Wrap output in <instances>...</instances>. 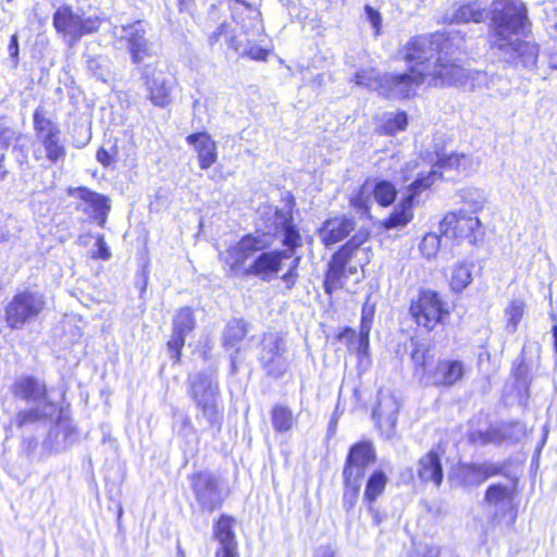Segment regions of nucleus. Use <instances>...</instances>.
Instances as JSON below:
<instances>
[{
  "instance_id": "a18cd8bd",
  "label": "nucleus",
  "mask_w": 557,
  "mask_h": 557,
  "mask_svg": "<svg viewBox=\"0 0 557 557\" xmlns=\"http://www.w3.org/2000/svg\"><path fill=\"white\" fill-rule=\"evenodd\" d=\"M460 197L462 202L471 210L470 214L473 215L483 209L486 200L484 191L475 187L462 189Z\"/></svg>"
},
{
  "instance_id": "a19ab883",
  "label": "nucleus",
  "mask_w": 557,
  "mask_h": 557,
  "mask_svg": "<svg viewBox=\"0 0 557 557\" xmlns=\"http://www.w3.org/2000/svg\"><path fill=\"white\" fill-rule=\"evenodd\" d=\"M431 358L432 356L429 350L422 346H417L411 354V359L414 363V373L424 384L426 383V376L431 371L428 370Z\"/></svg>"
},
{
  "instance_id": "e2e57ef3",
  "label": "nucleus",
  "mask_w": 557,
  "mask_h": 557,
  "mask_svg": "<svg viewBox=\"0 0 557 557\" xmlns=\"http://www.w3.org/2000/svg\"><path fill=\"white\" fill-rule=\"evenodd\" d=\"M324 557H332V555L331 554H326Z\"/></svg>"
},
{
  "instance_id": "5701e85b",
  "label": "nucleus",
  "mask_w": 557,
  "mask_h": 557,
  "mask_svg": "<svg viewBox=\"0 0 557 557\" xmlns=\"http://www.w3.org/2000/svg\"><path fill=\"white\" fill-rule=\"evenodd\" d=\"M419 164L424 165L426 171L436 170L438 178L442 177L440 170L456 171L462 175H469L476 171L479 168V161L474 160L471 156L465 153H451L447 157L440 158L436 163L429 165L426 162L418 161Z\"/></svg>"
},
{
  "instance_id": "c85d7f7f",
  "label": "nucleus",
  "mask_w": 557,
  "mask_h": 557,
  "mask_svg": "<svg viewBox=\"0 0 557 557\" xmlns=\"http://www.w3.org/2000/svg\"><path fill=\"white\" fill-rule=\"evenodd\" d=\"M354 228L355 221L352 218H334L324 222L320 230V236L325 246H331L343 240Z\"/></svg>"
},
{
  "instance_id": "c756f323",
  "label": "nucleus",
  "mask_w": 557,
  "mask_h": 557,
  "mask_svg": "<svg viewBox=\"0 0 557 557\" xmlns=\"http://www.w3.org/2000/svg\"><path fill=\"white\" fill-rule=\"evenodd\" d=\"M70 195L78 197L84 202L88 203L94 212V218L98 221L100 226H104L107 215L110 211L109 198L92 191L86 187H78L70 190Z\"/></svg>"
},
{
  "instance_id": "f704fd0d",
  "label": "nucleus",
  "mask_w": 557,
  "mask_h": 557,
  "mask_svg": "<svg viewBox=\"0 0 557 557\" xmlns=\"http://www.w3.org/2000/svg\"><path fill=\"white\" fill-rule=\"evenodd\" d=\"M85 58L86 69L96 79L107 83L111 78V61L108 57L86 54Z\"/></svg>"
},
{
  "instance_id": "b1692460",
  "label": "nucleus",
  "mask_w": 557,
  "mask_h": 557,
  "mask_svg": "<svg viewBox=\"0 0 557 557\" xmlns=\"http://www.w3.org/2000/svg\"><path fill=\"white\" fill-rule=\"evenodd\" d=\"M188 145L193 146L202 170L209 169L218 160L216 143L206 133H195L186 137Z\"/></svg>"
},
{
  "instance_id": "c03bdc74",
  "label": "nucleus",
  "mask_w": 557,
  "mask_h": 557,
  "mask_svg": "<svg viewBox=\"0 0 557 557\" xmlns=\"http://www.w3.org/2000/svg\"><path fill=\"white\" fill-rule=\"evenodd\" d=\"M407 124L408 119L405 112L386 113L383 116L381 127L384 134L394 135L398 132L405 131Z\"/></svg>"
},
{
  "instance_id": "dca6fc26",
  "label": "nucleus",
  "mask_w": 557,
  "mask_h": 557,
  "mask_svg": "<svg viewBox=\"0 0 557 557\" xmlns=\"http://www.w3.org/2000/svg\"><path fill=\"white\" fill-rule=\"evenodd\" d=\"M410 312L417 323L428 330H432L448 314L440 295L430 289L420 293L418 299L411 304Z\"/></svg>"
},
{
  "instance_id": "c9c22d12",
  "label": "nucleus",
  "mask_w": 557,
  "mask_h": 557,
  "mask_svg": "<svg viewBox=\"0 0 557 557\" xmlns=\"http://www.w3.org/2000/svg\"><path fill=\"white\" fill-rule=\"evenodd\" d=\"M350 82L357 86L376 90L382 96L383 75L381 76L374 69L356 72Z\"/></svg>"
},
{
  "instance_id": "4c0bfd02",
  "label": "nucleus",
  "mask_w": 557,
  "mask_h": 557,
  "mask_svg": "<svg viewBox=\"0 0 557 557\" xmlns=\"http://www.w3.org/2000/svg\"><path fill=\"white\" fill-rule=\"evenodd\" d=\"M272 425L276 432L284 433L289 431L294 424L292 410L283 405H275L271 410Z\"/></svg>"
},
{
  "instance_id": "9b49d317",
  "label": "nucleus",
  "mask_w": 557,
  "mask_h": 557,
  "mask_svg": "<svg viewBox=\"0 0 557 557\" xmlns=\"http://www.w3.org/2000/svg\"><path fill=\"white\" fill-rule=\"evenodd\" d=\"M189 393L197 407L200 409L202 417L210 426H214L221 421V412L218 408V384L211 375L200 372L189 375Z\"/></svg>"
},
{
  "instance_id": "49530a36",
  "label": "nucleus",
  "mask_w": 557,
  "mask_h": 557,
  "mask_svg": "<svg viewBox=\"0 0 557 557\" xmlns=\"http://www.w3.org/2000/svg\"><path fill=\"white\" fill-rule=\"evenodd\" d=\"M472 281L470 267L458 263L451 270L450 286L455 292L463 290Z\"/></svg>"
},
{
  "instance_id": "aec40b11",
  "label": "nucleus",
  "mask_w": 557,
  "mask_h": 557,
  "mask_svg": "<svg viewBox=\"0 0 557 557\" xmlns=\"http://www.w3.org/2000/svg\"><path fill=\"white\" fill-rule=\"evenodd\" d=\"M292 258L288 251H261V253L244 270V275H255L270 281L280 270L284 259Z\"/></svg>"
},
{
  "instance_id": "412c9836",
  "label": "nucleus",
  "mask_w": 557,
  "mask_h": 557,
  "mask_svg": "<svg viewBox=\"0 0 557 557\" xmlns=\"http://www.w3.org/2000/svg\"><path fill=\"white\" fill-rule=\"evenodd\" d=\"M235 520L222 515L213 527L214 539L220 547L215 552V557H239L237 550V541L234 533Z\"/></svg>"
},
{
  "instance_id": "2eb2a0df",
  "label": "nucleus",
  "mask_w": 557,
  "mask_h": 557,
  "mask_svg": "<svg viewBox=\"0 0 557 557\" xmlns=\"http://www.w3.org/2000/svg\"><path fill=\"white\" fill-rule=\"evenodd\" d=\"M112 35L120 42L126 44L133 63L138 64L153 55L152 44L146 38V30L141 22L114 26Z\"/></svg>"
},
{
  "instance_id": "20e7f679",
  "label": "nucleus",
  "mask_w": 557,
  "mask_h": 557,
  "mask_svg": "<svg viewBox=\"0 0 557 557\" xmlns=\"http://www.w3.org/2000/svg\"><path fill=\"white\" fill-rule=\"evenodd\" d=\"M10 389L15 397L33 405L17 413L15 422L18 428L45 425L58 411V406L47 397L46 385L34 376H18Z\"/></svg>"
},
{
  "instance_id": "473e14b6",
  "label": "nucleus",
  "mask_w": 557,
  "mask_h": 557,
  "mask_svg": "<svg viewBox=\"0 0 557 557\" xmlns=\"http://www.w3.org/2000/svg\"><path fill=\"white\" fill-rule=\"evenodd\" d=\"M369 334L368 326H363L359 334L351 329H346L339 334V339L348 346V349L355 351L359 358L369 355Z\"/></svg>"
},
{
  "instance_id": "5fc2aeb1",
  "label": "nucleus",
  "mask_w": 557,
  "mask_h": 557,
  "mask_svg": "<svg viewBox=\"0 0 557 557\" xmlns=\"http://www.w3.org/2000/svg\"><path fill=\"white\" fill-rule=\"evenodd\" d=\"M440 556V547L436 545H424L418 552L417 557H438Z\"/></svg>"
},
{
  "instance_id": "4468645a",
  "label": "nucleus",
  "mask_w": 557,
  "mask_h": 557,
  "mask_svg": "<svg viewBox=\"0 0 557 557\" xmlns=\"http://www.w3.org/2000/svg\"><path fill=\"white\" fill-rule=\"evenodd\" d=\"M190 486L199 507L212 512L222 506L226 492L220 480L212 473L199 472L190 476Z\"/></svg>"
},
{
  "instance_id": "6e6d98bb",
  "label": "nucleus",
  "mask_w": 557,
  "mask_h": 557,
  "mask_svg": "<svg viewBox=\"0 0 557 557\" xmlns=\"http://www.w3.org/2000/svg\"><path fill=\"white\" fill-rule=\"evenodd\" d=\"M9 53L10 55L17 60V57H18V41H17V36L16 35H13L11 37V41H10V45H9Z\"/></svg>"
},
{
  "instance_id": "f257e3e1",
  "label": "nucleus",
  "mask_w": 557,
  "mask_h": 557,
  "mask_svg": "<svg viewBox=\"0 0 557 557\" xmlns=\"http://www.w3.org/2000/svg\"><path fill=\"white\" fill-rule=\"evenodd\" d=\"M491 49L500 60L510 64L521 63L531 69L539 57V46L520 40L529 23L528 10L520 0H495L488 12Z\"/></svg>"
},
{
  "instance_id": "603ef678",
  "label": "nucleus",
  "mask_w": 557,
  "mask_h": 557,
  "mask_svg": "<svg viewBox=\"0 0 557 557\" xmlns=\"http://www.w3.org/2000/svg\"><path fill=\"white\" fill-rule=\"evenodd\" d=\"M373 315H374V307L373 306L368 307L367 305H364L362 308L360 330L367 325L369 331H371Z\"/></svg>"
},
{
  "instance_id": "72a5a7b5",
  "label": "nucleus",
  "mask_w": 557,
  "mask_h": 557,
  "mask_svg": "<svg viewBox=\"0 0 557 557\" xmlns=\"http://www.w3.org/2000/svg\"><path fill=\"white\" fill-rule=\"evenodd\" d=\"M487 16L486 8L478 0L467 2L457 8L453 14L451 22L455 23H480Z\"/></svg>"
},
{
  "instance_id": "6e6552de",
  "label": "nucleus",
  "mask_w": 557,
  "mask_h": 557,
  "mask_svg": "<svg viewBox=\"0 0 557 557\" xmlns=\"http://www.w3.org/2000/svg\"><path fill=\"white\" fill-rule=\"evenodd\" d=\"M104 17L99 14L82 15L69 5L60 7L53 14V26L62 34L71 46L82 37L99 30Z\"/></svg>"
},
{
  "instance_id": "4be33fe9",
  "label": "nucleus",
  "mask_w": 557,
  "mask_h": 557,
  "mask_svg": "<svg viewBox=\"0 0 557 557\" xmlns=\"http://www.w3.org/2000/svg\"><path fill=\"white\" fill-rule=\"evenodd\" d=\"M465 375V366L459 360L444 359L426 376V383L435 386H453Z\"/></svg>"
},
{
  "instance_id": "0eeeda50",
  "label": "nucleus",
  "mask_w": 557,
  "mask_h": 557,
  "mask_svg": "<svg viewBox=\"0 0 557 557\" xmlns=\"http://www.w3.org/2000/svg\"><path fill=\"white\" fill-rule=\"evenodd\" d=\"M36 135L34 158L38 161L46 158L51 163H58L65 158V147L60 139L61 131L57 123L46 116V112L38 107L33 114Z\"/></svg>"
},
{
  "instance_id": "9d476101",
  "label": "nucleus",
  "mask_w": 557,
  "mask_h": 557,
  "mask_svg": "<svg viewBox=\"0 0 557 557\" xmlns=\"http://www.w3.org/2000/svg\"><path fill=\"white\" fill-rule=\"evenodd\" d=\"M47 305L44 294L36 290H23L13 296L5 307L7 324L14 330H21L35 321Z\"/></svg>"
},
{
  "instance_id": "bf43d9fd",
  "label": "nucleus",
  "mask_w": 557,
  "mask_h": 557,
  "mask_svg": "<svg viewBox=\"0 0 557 557\" xmlns=\"http://www.w3.org/2000/svg\"><path fill=\"white\" fill-rule=\"evenodd\" d=\"M181 10L184 8H188V5L193 2V0H178Z\"/></svg>"
},
{
  "instance_id": "ddd939ff",
  "label": "nucleus",
  "mask_w": 557,
  "mask_h": 557,
  "mask_svg": "<svg viewBox=\"0 0 557 557\" xmlns=\"http://www.w3.org/2000/svg\"><path fill=\"white\" fill-rule=\"evenodd\" d=\"M440 227L444 236L458 240H468L471 245H475L484 236L479 218L467 213L463 209L446 214Z\"/></svg>"
},
{
  "instance_id": "ea45409f",
  "label": "nucleus",
  "mask_w": 557,
  "mask_h": 557,
  "mask_svg": "<svg viewBox=\"0 0 557 557\" xmlns=\"http://www.w3.org/2000/svg\"><path fill=\"white\" fill-rule=\"evenodd\" d=\"M371 202L372 189H370V182H366L351 196L350 206L360 214H369Z\"/></svg>"
},
{
  "instance_id": "cd10ccee",
  "label": "nucleus",
  "mask_w": 557,
  "mask_h": 557,
  "mask_svg": "<svg viewBox=\"0 0 557 557\" xmlns=\"http://www.w3.org/2000/svg\"><path fill=\"white\" fill-rule=\"evenodd\" d=\"M440 447L437 449H431L425 456L419 460L418 465V476L421 481L433 483L438 487L443 482V468L441 462Z\"/></svg>"
},
{
  "instance_id": "4d7b16f0",
  "label": "nucleus",
  "mask_w": 557,
  "mask_h": 557,
  "mask_svg": "<svg viewBox=\"0 0 557 557\" xmlns=\"http://www.w3.org/2000/svg\"><path fill=\"white\" fill-rule=\"evenodd\" d=\"M97 160L108 166L111 162L110 153L106 149H99L97 152Z\"/></svg>"
},
{
  "instance_id": "f03ea898",
  "label": "nucleus",
  "mask_w": 557,
  "mask_h": 557,
  "mask_svg": "<svg viewBox=\"0 0 557 557\" xmlns=\"http://www.w3.org/2000/svg\"><path fill=\"white\" fill-rule=\"evenodd\" d=\"M466 77L465 70L456 63H442L433 72L417 71L409 67L401 74H384L382 96L385 98L406 99L416 95L417 89L423 85L428 87L450 86Z\"/></svg>"
},
{
  "instance_id": "09e8293b",
  "label": "nucleus",
  "mask_w": 557,
  "mask_h": 557,
  "mask_svg": "<svg viewBox=\"0 0 557 557\" xmlns=\"http://www.w3.org/2000/svg\"><path fill=\"white\" fill-rule=\"evenodd\" d=\"M368 237L369 233L367 231H359L341 249H346V253L348 255V258H350L352 251L359 248L362 244H364L368 240Z\"/></svg>"
},
{
  "instance_id": "2f4dec72",
  "label": "nucleus",
  "mask_w": 557,
  "mask_h": 557,
  "mask_svg": "<svg viewBox=\"0 0 557 557\" xmlns=\"http://www.w3.org/2000/svg\"><path fill=\"white\" fill-rule=\"evenodd\" d=\"M399 410L398 400L391 393H379L377 405L373 411V416L377 422L388 428H394L397 421V413Z\"/></svg>"
},
{
  "instance_id": "de8ad7c7",
  "label": "nucleus",
  "mask_w": 557,
  "mask_h": 557,
  "mask_svg": "<svg viewBox=\"0 0 557 557\" xmlns=\"http://www.w3.org/2000/svg\"><path fill=\"white\" fill-rule=\"evenodd\" d=\"M440 246V236L434 233H429L422 238L420 243V250L424 257L431 259L436 256Z\"/></svg>"
},
{
  "instance_id": "6ab92c4d",
  "label": "nucleus",
  "mask_w": 557,
  "mask_h": 557,
  "mask_svg": "<svg viewBox=\"0 0 557 557\" xmlns=\"http://www.w3.org/2000/svg\"><path fill=\"white\" fill-rule=\"evenodd\" d=\"M173 332L171 339L168 342L170 357L178 362L181 359V350L185 344L186 336L195 327L194 312L189 307L181 308L173 319Z\"/></svg>"
},
{
  "instance_id": "052dcab7",
  "label": "nucleus",
  "mask_w": 557,
  "mask_h": 557,
  "mask_svg": "<svg viewBox=\"0 0 557 557\" xmlns=\"http://www.w3.org/2000/svg\"><path fill=\"white\" fill-rule=\"evenodd\" d=\"M7 174V171L3 170V165H2V156H0V178H3Z\"/></svg>"
},
{
  "instance_id": "a878e982",
  "label": "nucleus",
  "mask_w": 557,
  "mask_h": 557,
  "mask_svg": "<svg viewBox=\"0 0 557 557\" xmlns=\"http://www.w3.org/2000/svg\"><path fill=\"white\" fill-rule=\"evenodd\" d=\"M75 441L76 432L72 422L60 412L55 424L49 431L47 445L54 451H62Z\"/></svg>"
},
{
  "instance_id": "bb28decb",
  "label": "nucleus",
  "mask_w": 557,
  "mask_h": 557,
  "mask_svg": "<svg viewBox=\"0 0 557 557\" xmlns=\"http://www.w3.org/2000/svg\"><path fill=\"white\" fill-rule=\"evenodd\" d=\"M348 260L346 249H339L333 255L324 280V289L327 294H332L344 286L347 278L346 264Z\"/></svg>"
},
{
  "instance_id": "8fccbe9b",
  "label": "nucleus",
  "mask_w": 557,
  "mask_h": 557,
  "mask_svg": "<svg viewBox=\"0 0 557 557\" xmlns=\"http://www.w3.org/2000/svg\"><path fill=\"white\" fill-rule=\"evenodd\" d=\"M96 238V249L92 250L91 257L95 259L108 260L111 257V252L109 247L104 242V237L102 234H97Z\"/></svg>"
},
{
  "instance_id": "f3484780",
  "label": "nucleus",
  "mask_w": 557,
  "mask_h": 557,
  "mask_svg": "<svg viewBox=\"0 0 557 557\" xmlns=\"http://www.w3.org/2000/svg\"><path fill=\"white\" fill-rule=\"evenodd\" d=\"M148 99L157 107L165 108L172 101L173 83L162 71L145 66L143 71Z\"/></svg>"
},
{
  "instance_id": "37998d69",
  "label": "nucleus",
  "mask_w": 557,
  "mask_h": 557,
  "mask_svg": "<svg viewBox=\"0 0 557 557\" xmlns=\"http://www.w3.org/2000/svg\"><path fill=\"white\" fill-rule=\"evenodd\" d=\"M247 334L246 323L243 320H233L225 327L223 341L224 345L235 347Z\"/></svg>"
},
{
  "instance_id": "1a4fd4ad",
  "label": "nucleus",
  "mask_w": 557,
  "mask_h": 557,
  "mask_svg": "<svg viewBox=\"0 0 557 557\" xmlns=\"http://www.w3.org/2000/svg\"><path fill=\"white\" fill-rule=\"evenodd\" d=\"M272 239L269 234H250L219 253L220 261L227 268V275H244L246 261L257 252L269 248Z\"/></svg>"
},
{
  "instance_id": "7ed1b4c3",
  "label": "nucleus",
  "mask_w": 557,
  "mask_h": 557,
  "mask_svg": "<svg viewBox=\"0 0 557 557\" xmlns=\"http://www.w3.org/2000/svg\"><path fill=\"white\" fill-rule=\"evenodd\" d=\"M417 161L407 162L400 170V181L408 183L404 197L388 218L382 221L386 230L404 227L413 219V207L420 195L428 190L438 178L436 170L426 171Z\"/></svg>"
},
{
  "instance_id": "7c9ffc66",
  "label": "nucleus",
  "mask_w": 557,
  "mask_h": 557,
  "mask_svg": "<svg viewBox=\"0 0 557 557\" xmlns=\"http://www.w3.org/2000/svg\"><path fill=\"white\" fill-rule=\"evenodd\" d=\"M275 234L282 237V243L293 255V250L301 245V237L292 224V216L288 213L276 211L274 215Z\"/></svg>"
},
{
  "instance_id": "f8f14e48",
  "label": "nucleus",
  "mask_w": 557,
  "mask_h": 557,
  "mask_svg": "<svg viewBox=\"0 0 557 557\" xmlns=\"http://www.w3.org/2000/svg\"><path fill=\"white\" fill-rule=\"evenodd\" d=\"M259 361L269 376L278 379L283 376L289 368L287 344L280 333H267L263 335Z\"/></svg>"
},
{
  "instance_id": "864d4df0",
  "label": "nucleus",
  "mask_w": 557,
  "mask_h": 557,
  "mask_svg": "<svg viewBox=\"0 0 557 557\" xmlns=\"http://www.w3.org/2000/svg\"><path fill=\"white\" fill-rule=\"evenodd\" d=\"M299 260H300L299 257L295 258L293 260V265H292L290 270L282 276V280L286 283L287 288H289V289L295 284V280H296V276H297V274L295 273V270H296V268L299 264Z\"/></svg>"
},
{
  "instance_id": "39448f33",
  "label": "nucleus",
  "mask_w": 557,
  "mask_h": 557,
  "mask_svg": "<svg viewBox=\"0 0 557 557\" xmlns=\"http://www.w3.org/2000/svg\"><path fill=\"white\" fill-rule=\"evenodd\" d=\"M450 41L445 34L436 33L430 36L412 38L404 47V60L409 67L417 71L433 72L442 63H454L447 55L450 53Z\"/></svg>"
},
{
  "instance_id": "423d86ee",
  "label": "nucleus",
  "mask_w": 557,
  "mask_h": 557,
  "mask_svg": "<svg viewBox=\"0 0 557 557\" xmlns=\"http://www.w3.org/2000/svg\"><path fill=\"white\" fill-rule=\"evenodd\" d=\"M374 461L375 450L371 443L360 442L350 447L343 470L346 486L344 504H349V508L357 499L368 467Z\"/></svg>"
},
{
  "instance_id": "680f3d73",
  "label": "nucleus",
  "mask_w": 557,
  "mask_h": 557,
  "mask_svg": "<svg viewBox=\"0 0 557 557\" xmlns=\"http://www.w3.org/2000/svg\"><path fill=\"white\" fill-rule=\"evenodd\" d=\"M177 555L178 557H185L184 552L180 545L177 546Z\"/></svg>"
},
{
  "instance_id": "e433bc0d",
  "label": "nucleus",
  "mask_w": 557,
  "mask_h": 557,
  "mask_svg": "<svg viewBox=\"0 0 557 557\" xmlns=\"http://www.w3.org/2000/svg\"><path fill=\"white\" fill-rule=\"evenodd\" d=\"M372 197L382 207H388L396 198L397 190L391 182L379 181L375 184L370 183Z\"/></svg>"
},
{
  "instance_id": "393cba45",
  "label": "nucleus",
  "mask_w": 557,
  "mask_h": 557,
  "mask_svg": "<svg viewBox=\"0 0 557 557\" xmlns=\"http://www.w3.org/2000/svg\"><path fill=\"white\" fill-rule=\"evenodd\" d=\"M502 468L494 463H465L458 469V479L463 486H479L488 478L500 473Z\"/></svg>"
},
{
  "instance_id": "13d9d810",
  "label": "nucleus",
  "mask_w": 557,
  "mask_h": 557,
  "mask_svg": "<svg viewBox=\"0 0 557 557\" xmlns=\"http://www.w3.org/2000/svg\"><path fill=\"white\" fill-rule=\"evenodd\" d=\"M525 367L521 362L517 368L515 369V375L517 376V380L520 381L522 384H527V377L524 376Z\"/></svg>"
},
{
  "instance_id": "a211bd4d",
  "label": "nucleus",
  "mask_w": 557,
  "mask_h": 557,
  "mask_svg": "<svg viewBox=\"0 0 557 557\" xmlns=\"http://www.w3.org/2000/svg\"><path fill=\"white\" fill-rule=\"evenodd\" d=\"M512 500V491L504 484L490 485L484 495L487 513L494 521H502L508 513L510 522L515 520Z\"/></svg>"
},
{
  "instance_id": "58836bf2",
  "label": "nucleus",
  "mask_w": 557,
  "mask_h": 557,
  "mask_svg": "<svg viewBox=\"0 0 557 557\" xmlns=\"http://www.w3.org/2000/svg\"><path fill=\"white\" fill-rule=\"evenodd\" d=\"M387 484V476L382 470L374 471L368 479L364 499L369 503H373L376 498L382 495Z\"/></svg>"
},
{
  "instance_id": "3c124183",
  "label": "nucleus",
  "mask_w": 557,
  "mask_h": 557,
  "mask_svg": "<svg viewBox=\"0 0 557 557\" xmlns=\"http://www.w3.org/2000/svg\"><path fill=\"white\" fill-rule=\"evenodd\" d=\"M364 11H366L369 22L371 23L373 28L376 29V33H379V29L381 26V21H382L381 14L370 5H366Z\"/></svg>"
},
{
  "instance_id": "79ce46f5",
  "label": "nucleus",
  "mask_w": 557,
  "mask_h": 557,
  "mask_svg": "<svg viewBox=\"0 0 557 557\" xmlns=\"http://www.w3.org/2000/svg\"><path fill=\"white\" fill-rule=\"evenodd\" d=\"M525 304L521 299H513L505 309V318L507 321L506 329L510 333H515L519 322L524 314Z\"/></svg>"
}]
</instances>
